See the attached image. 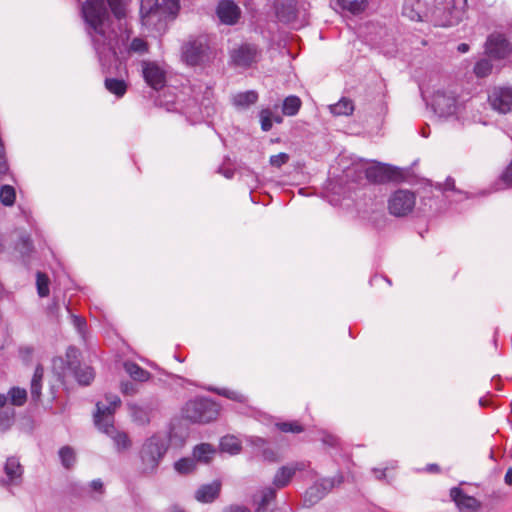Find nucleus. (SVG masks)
Returning a JSON list of instances; mask_svg holds the SVG:
<instances>
[{"label": "nucleus", "mask_w": 512, "mask_h": 512, "mask_svg": "<svg viewBox=\"0 0 512 512\" xmlns=\"http://www.w3.org/2000/svg\"><path fill=\"white\" fill-rule=\"evenodd\" d=\"M258 100V93L254 90L238 93L233 96V104L236 107L247 108Z\"/></svg>", "instance_id": "nucleus-26"}, {"label": "nucleus", "mask_w": 512, "mask_h": 512, "mask_svg": "<svg viewBox=\"0 0 512 512\" xmlns=\"http://www.w3.org/2000/svg\"><path fill=\"white\" fill-rule=\"evenodd\" d=\"M167 443L160 435H153L142 445L140 457L146 469H155L167 451Z\"/></svg>", "instance_id": "nucleus-6"}, {"label": "nucleus", "mask_w": 512, "mask_h": 512, "mask_svg": "<svg viewBox=\"0 0 512 512\" xmlns=\"http://www.w3.org/2000/svg\"><path fill=\"white\" fill-rule=\"evenodd\" d=\"M37 292L40 297H46L49 294V278L42 272L37 273L36 279Z\"/></svg>", "instance_id": "nucleus-43"}, {"label": "nucleus", "mask_w": 512, "mask_h": 512, "mask_svg": "<svg viewBox=\"0 0 512 512\" xmlns=\"http://www.w3.org/2000/svg\"><path fill=\"white\" fill-rule=\"evenodd\" d=\"M59 457L62 465L69 469L73 467L76 461L74 450L70 446H64L59 450Z\"/></svg>", "instance_id": "nucleus-37"}, {"label": "nucleus", "mask_w": 512, "mask_h": 512, "mask_svg": "<svg viewBox=\"0 0 512 512\" xmlns=\"http://www.w3.org/2000/svg\"><path fill=\"white\" fill-rule=\"evenodd\" d=\"M23 467L16 457H9L4 465V472L7 480H3L4 485H18L20 484L23 476Z\"/></svg>", "instance_id": "nucleus-19"}, {"label": "nucleus", "mask_w": 512, "mask_h": 512, "mask_svg": "<svg viewBox=\"0 0 512 512\" xmlns=\"http://www.w3.org/2000/svg\"><path fill=\"white\" fill-rule=\"evenodd\" d=\"M277 15H278V17H280L281 19H282V18H284V16H282V14H281V12L279 11V9H277ZM294 17H295V11H294V9H292V10H290V11L288 12V14H287V16L285 17V19L288 21V20H290V19H292V18H294Z\"/></svg>", "instance_id": "nucleus-56"}, {"label": "nucleus", "mask_w": 512, "mask_h": 512, "mask_svg": "<svg viewBox=\"0 0 512 512\" xmlns=\"http://www.w3.org/2000/svg\"><path fill=\"white\" fill-rule=\"evenodd\" d=\"M22 256H28L33 250V244L29 236H22L16 246Z\"/></svg>", "instance_id": "nucleus-44"}, {"label": "nucleus", "mask_w": 512, "mask_h": 512, "mask_svg": "<svg viewBox=\"0 0 512 512\" xmlns=\"http://www.w3.org/2000/svg\"><path fill=\"white\" fill-rule=\"evenodd\" d=\"M373 472H374L375 477L379 480H382L386 476L385 470L374 469Z\"/></svg>", "instance_id": "nucleus-57"}, {"label": "nucleus", "mask_w": 512, "mask_h": 512, "mask_svg": "<svg viewBox=\"0 0 512 512\" xmlns=\"http://www.w3.org/2000/svg\"><path fill=\"white\" fill-rule=\"evenodd\" d=\"M433 107L440 116H449L456 112L457 98L454 94L438 91L433 98Z\"/></svg>", "instance_id": "nucleus-13"}, {"label": "nucleus", "mask_w": 512, "mask_h": 512, "mask_svg": "<svg viewBox=\"0 0 512 512\" xmlns=\"http://www.w3.org/2000/svg\"><path fill=\"white\" fill-rule=\"evenodd\" d=\"M251 443L255 446L262 447L266 441L260 437L252 438Z\"/></svg>", "instance_id": "nucleus-55"}, {"label": "nucleus", "mask_w": 512, "mask_h": 512, "mask_svg": "<svg viewBox=\"0 0 512 512\" xmlns=\"http://www.w3.org/2000/svg\"><path fill=\"white\" fill-rule=\"evenodd\" d=\"M354 111L353 101L348 98H341L337 103L330 106V112L336 116H349Z\"/></svg>", "instance_id": "nucleus-28"}, {"label": "nucleus", "mask_w": 512, "mask_h": 512, "mask_svg": "<svg viewBox=\"0 0 512 512\" xmlns=\"http://www.w3.org/2000/svg\"><path fill=\"white\" fill-rule=\"evenodd\" d=\"M467 0H404L403 15L412 21L431 20L438 26L458 24Z\"/></svg>", "instance_id": "nucleus-2"}, {"label": "nucleus", "mask_w": 512, "mask_h": 512, "mask_svg": "<svg viewBox=\"0 0 512 512\" xmlns=\"http://www.w3.org/2000/svg\"><path fill=\"white\" fill-rule=\"evenodd\" d=\"M74 374L78 383L84 386L89 385L94 379V371L89 366L78 367Z\"/></svg>", "instance_id": "nucleus-32"}, {"label": "nucleus", "mask_w": 512, "mask_h": 512, "mask_svg": "<svg viewBox=\"0 0 512 512\" xmlns=\"http://www.w3.org/2000/svg\"><path fill=\"white\" fill-rule=\"evenodd\" d=\"M217 16L221 23L234 25L241 16V10L233 0H222L217 6Z\"/></svg>", "instance_id": "nucleus-15"}, {"label": "nucleus", "mask_w": 512, "mask_h": 512, "mask_svg": "<svg viewBox=\"0 0 512 512\" xmlns=\"http://www.w3.org/2000/svg\"><path fill=\"white\" fill-rule=\"evenodd\" d=\"M216 454V449L209 443H201L193 449V459L197 462L209 463Z\"/></svg>", "instance_id": "nucleus-22"}, {"label": "nucleus", "mask_w": 512, "mask_h": 512, "mask_svg": "<svg viewBox=\"0 0 512 512\" xmlns=\"http://www.w3.org/2000/svg\"><path fill=\"white\" fill-rule=\"evenodd\" d=\"M479 404H480L481 406L485 407V406H488V404H489V403H488V400L481 398V399L479 400Z\"/></svg>", "instance_id": "nucleus-61"}, {"label": "nucleus", "mask_w": 512, "mask_h": 512, "mask_svg": "<svg viewBox=\"0 0 512 512\" xmlns=\"http://www.w3.org/2000/svg\"><path fill=\"white\" fill-rule=\"evenodd\" d=\"M224 512H250L249 509L240 506H230Z\"/></svg>", "instance_id": "nucleus-53"}, {"label": "nucleus", "mask_w": 512, "mask_h": 512, "mask_svg": "<svg viewBox=\"0 0 512 512\" xmlns=\"http://www.w3.org/2000/svg\"><path fill=\"white\" fill-rule=\"evenodd\" d=\"M182 414L191 422L208 423L217 418L219 408L215 402L207 398H195L185 404Z\"/></svg>", "instance_id": "nucleus-5"}, {"label": "nucleus", "mask_w": 512, "mask_h": 512, "mask_svg": "<svg viewBox=\"0 0 512 512\" xmlns=\"http://www.w3.org/2000/svg\"><path fill=\"white\" fill-rule=\"evenodd\" d=\"M90 486L94 491L99 492L100 494L104 492V486L100 479L93 480Z\"/></svg>", "instance_id": "nucleus-51"}, {"label": "nucleus", "mask_w": 512, "mask_h": 512, "mask_svg": "<svg viewBox=\"0 0 512 512\" xmlns=\"http://www.w3.org/2000/svg\"><path fill=\"white\" fill-rule=\"evenodd\" d=\"M445 190H455V180L451 177H448L444 183Z\"/></svg>", "instance_id": "nucleus-52"}, {"label": "nucleus", "mask_w": 512, "mask_h": 512, "mask_svg": "<svg viewBox=\"0 0 512 512\" xmlns=\"http://www.w3.org/2000/svg\"><path fill=\"white\" fill-rule=\"evenodd\" d=\"M128 408L135 422L141 425L149 423L150 412L147 408L141 407L134 403H129Z\"/></svg>", "instance_id": "nucleus-30"}, {"label": "nucleus", "mask_w": 512, "mask_h": 512, "mask_svg": "<svg viewBox=\"0 0 512 512\" xmlns=\"http://www.w3.org/2000/svg\"><path fill=\"white\" fill-rule=\"evenodd\" d=\"M105 88L117 98H122L126 92L128 85L125 80L107 77L104 81Z\"/></svg>", "instance_id": "nucleus-24"}, {"label": "nucleus", "mask_w": 512, "mask_h": 512, "mask_svg": "<svg viewBox=\"0 0 512 512\" xmlns=\"http://www.w3.org/2000/svg\"><path fill=\"white\" fill-rule=\"evenodd\" d=\"M504 481L507 485H512V468H509L505 474Z\"/></svg>", "instance_id": "nucleus-54"}, {"label": "nucleus", "mask_w": 512, "mask_h": 512, "mask_svg": "<svg viewBox=\"0 0 512 512\" xmlns=\"http://www.w3.org/2000/svg\"><path fill=\"white\" fill-rule=\"evenodd\" d=\"M224 175H225L227 178H230V177H231V174H230L229 172H226Z\"/></svg>", "instance_id": "nucleus-64"}, {"label": "nucleus", "mask_w": 512, "mask_h": 512, "mask_svg": "<svg viewBox=\"0 0 512 512\" xmlns=\"http://www.w3.org/2000/svg\"><path fill=\"white\" fill-rule=\"evenodd\" d=\"M124 369L136 381L145 382L150 378V373L137 363L127 361L124 363Z\"/></svg>", "instance_id": "nucleus-27"}, {"label": "nucleus", "mask_w": 512, "mask_h": 512, "mask_svg": "<svg viewBox=\"0 0 512 512\" xmlns=\"http://www.w3.org/2000/svg\"><path fill=\"white\" fill-rule=\"evenodd\" d=\"M107 405H102L100 402L96 404V413L94 414V422L96 423V419H102V423H106V418L108 415H111L114 418V413L116 409L121 405V400L117 395L107 394L105 396Z\"/></svg>", "instance_id": "nucleus-21"}, {"label": "nucleus", "mask_w": 512, "mask_h": 512, "mask_svg": "<svg viewBox=\"0 0 512 512\" xmlns=\"http://www.w3.org/2000/svg\"><path fill=\"white\" fill-rule=\"evenodd\" d=\"M272 116L273 113L270 109L266 108L261 110L260 112V121H261V129L265 132L271 130L272 128Z\"/></svg>", "instance_id": "nucleus-45"}, {"label": "nucleus", "mask_w": 512, "mask_h": 512, "mask_svg": "<svg viewBox=\"0 0 512 512\" xmlns=\"http://www.w3.org/2000/svg\"><path fill=\"white\" fill-rule=\"evenodd\" d=\"M301 105L302 101L298 96L290 95L283 101L282 112L286 116H294L299 112Z\"/></svg>", "instance_id": "nucleus-31"}, {"label": "nucleus", "mask_w": 512, "mask_h": 512, "mask_svg": "<svg viewBox=\"0 0 512 512\" xmlns=\"http://www.w3.org/2000/svg\"><path fill=\"white\" fill-rule=\"evenodd\" d=\"M7 403V396L0 393V408H3Z\"/></svg>", "instance_id": "nucleus-60"}, {"label": "nucleus", "mask_w": 512, "mask_h": 512, "mask_svg": "<svg viewBox=\"0 0 512 512\" xmlns=\"http://www.w3.org/2000/svg\"><path fill=\"white\" fill-rule=\"evenodd\" d=\"M324 496L325 494H323L321 491L320 486L313 484L305 492L304 503L305 505L312 506L321 500Z\"/></svg>", "instance_id": "nucleus-33"}, {"label": "nucleus", "mask_w": 512, "mask_h": 512, "mask_svg": "<svg viewBox=\"0 0 512 512\" xmlns=\"http://www.w3.org/2000/svg\"><path fill=\"white\" fill-rule=\"evenodd\" d=\"M276 490L272 487L263 489L254 495L255 512H273L275 508Z\"/></svg>", "instance_id": "nucleus-18"}, {"label": "nucleus", "mask_w": 512, "mask_h": 512, "mask_svg": "<svg viewBox=\"0 0 512 512\" xmlns=\"http://www.w3.org/2000/svg\"><path fill=\"white\" fill-rule=\"evenodd\" d=\"M367 180L374 184H383L395 177V169L390 165L377 164L366 168Z\"/></svg>", "instance_id": "nucleus-16"}, {"label": "nucleus", "mask_w": 512, "mask_h": 512, "mask_svg": "<svg viewBox=\"0 0 512 512\" xmlns=\"http://www.w3.org/2000/svg\"><path fill=\"white\" fill-rule=\"evenodd\" d=\"M44 376V369L41 365H37L35 368L31 385H30V392H31V398L34 402H38L41 398V390H42V380Z\"/></svg>", "instance_id": "nucleus-23"}, {"label": "nucleus", "mask_w": 512, "mask_h": 512, "mask_svg": "<svg viewBox=\"0 0 512 512\" xmlns=\"http://www.w3.org/2000/svg\"><path fill=\"white\" fill-rule=\"evenodd\" d=\"M121 392L124 394V395H134L137 393V387L134 383L130 382V381H127V382H122L121 383Z\"/></svg>", "instance_id": "nucleus-48"}, {"label": "nucleus", "mask_w": 512, "mask_h": 512, "mask_svg": "<svg viewBox=\"0 0 512 512\" xmlns=\"http://www.w3.org/2000/svg\"><path fill=\"white\" fill-rule=\"evenodd\" d=\"M492 63L489 59H480L475 63L474 73L477 77H487L492 72Z\"/></svg>", "instance_id": "nucleus-39"}, {"label": "nucleus", "mask_w": 512, "mask_h": 512, "mask_svg": "<svg viewBox=\"0 0 512 512\" xmlns=\"http://www.w3.org/2000/svg\"><path fill=\"white\" fill-rule=\"evenodd\" d=\"M11 404L14 406H23L27 400V391L24 388L12 387L8 391Z\"/></svg>", "instance_id": "nucleus-35"}, {"label": "nucleus", "mask_w": 512, "mask_h": 512, "mask_svg": "<svg viewBox=\"0 0 512 512\" xmlns=\"http://www.w3.org/2000/svg\"><path fill=\"white\" fill-rule=\"evenodd\" d=\"M96 426L101 432L105 433L113 440L118 452L125 451L131 447L132 442L129 435L114 426V418L111 415H108V418H106V423H102V419L98 416Z\"/></svg>", "instance_id": "nucleus-9"}, {"label": "nucleus", "mask_w": 512, "mask_h": 512, "mask_svg": "<svg viewBox=\"0 0 512 512\" xmlns=\"http://www.w3.org/2000/svg\"><path fill=\"white\" fill-rule=\"evenodd\" d=\"M336 2L343 11L353 15L362 13L368 5V0H336Z\"/></svg>", "instance_id": "nucleus-25"}, {"label": "nucleus", "mask_w": 512, "mask_h": 512, "mask_svg": "<svg viewBox=\"0 0 512 512\" xmlns=\"http://www.w3.org/2000/svg\"><path fill=\"white\" fill-rule=\"evenodd\" d=\"M262 57V50L251 43H244L230 52V59L234 66L243 69L251 68L257 64Z\"/></svg>", "instance_id": "nucleus-7"}, {"label": "nucleus", "mask_w": 512, "mask_h": 512, "mask_svg": "<svg viewBox=\"0 0 512 512\" xmlns=\"http://www.w3.org/2000/svg\"><path fill=\"white\" fill-rule=\"evenodd\" d=\"M275 121H276L277 123H281V122H282V118L278 116V117H276V118H275Z\"/></svg>", "instance_id": "nucleus-63"}, {"label": "nucleus", "mask_w": 512, "mask_h": 512, "mask_svg": "<svg viewBox=\"0 0 512 512\" xmlns=\"http://www.w3.org/2000/svg\"><path fill=\"white\" fill-rule=\"evenodd\" d=\"M196 468V461L193 458H182L175 463V469L180 474H188Z\"/></svg>", "instance_id": "nucleus-40"}, {"label": "nucleus", "mask_w": 512, "mask_h": 512, "mask_svg": "<svg viewBox=\"0 0 512 512\" xmlns=\"http://www.w3.org/2000/svg\"><path fill=\"white\" fill-rule=\"evenodd\" d=\"M179 8V0H141V22L146 27L157 26L167 17H175Z\"/></svg>", "instance_id": "nucleus-3"}, {"label": "nucleus", "mask_w": 512, "mask_h": 512, "mask_svg": "<svg viewBox=\"0 0 512 512\" xmlns=\"http://www.w3.org/2000/svg\"><path fill=\"white\" fill-rule=\"evenodd\" d=\"M93 47L104 73H111L112 63L122 64L132 53L148 52V43L140 37L128 45L129 33H118L104 0H86L81 9Z\"/></svg>", "instance_id": "nucleus-1"}, {"label": "nucleus", "mask_w": 512, "mask_h": 512, "mask_svg": "<svg viewBox=\"0 0 512 512\" xmlns=\"http://www.w3.org/2000/svg\"><path fill=\"white\" fill-rule=\"evenodd\" d=\"M416 204V195L406 189L395 191L388 200L389 213L396 217H404L410 214Z\"/></svg>", "instance_id": "nucleus-8"}, {"label": "nucleus", "mask_w": 512, "mask_h": 512, "mask_svg": "<svg viewBox=\"0 0 512 512\" xmlns=\"http://www.w3.org/2000/svg\"><path fill=\"white\" fill-rule=\"evenodd\" d=\"M289 161V155L286 153H279L276 155H272L270 157V164L273 167L280 168L282 165L286 164Z\"/></svg>", "instance_id": "nucleus-46"}, {"label": "nucleus", "mask_w": 512, "mask_h": 512, "mask_svg": "<svg viewBox=\"0 0 512 512\" xmlns=\"http://www.w3.org/2000/svg\"><path fill=\"white\" fill-rule=\"evenodd\" d=\"M275 427L283 433L299 434L304 431V426L297 420L277 422Z\"/></svg>", "instance_id": "nucleus-34"}, {"label": "nucleus", "mask_w": 512, "mask_h": 512, "mask_svg": "<svg viewBox=\"0 0 512 512\" xmlns=\"http://www.w3.org/2000/svg\"><path fill=\"white\" fill-rule=\"evenodd\" d=\"M15 419V410L13 408H6L0 410V427L3 430L9 429Z\"/></svg>", "instance_id": "nucleus-41"}, {"label": "nucleus", "mask_w": 512, "mask_h": 512, "mask_svg": "<svg viewBox=\"0 0 512 512\" xmlns=\"http://www.w3.org/2000/svg\"><path fill=\"white\" fill-rule=\"evenodd\" d=\"M73 324L77 327L79 332H83L86 326V320L80 316H73Z\"/></svg>", "instance_id": "nucleus-50"}, {"label": "nucleus", "mask_w": 512, "mask_h": 512, "mask_svg": "<svg viewBox=\"0 0 512 512\" xmlns=\"http://www.w3.org/2000/svg\"><path fill=\"white\" fill-rule=\"evenodd\" d=\"M220 449L222 452H227L231 455L240 453L242 449L241 442L235 436L227 435L220 440Z\"/></svg>", "instance_id": "nucleus-29"}, {"label": "nucleus", "mask_w": 512, "mask_h": 512, "mask_svg": "<svg viewBox=\"0 0 512 512\" xmlns=\"http://www.w3.org/2000/svg\"><path fill=\"white\" fill-rule=\"evenodd\" d=\"M486 54L493 59H505L512 53V45L503 34H491L485 44Z\"/></svg>", "instance_id": "nucleus-10"}, {"label": "nucleus", "mask_w": 512, "mask_h": 512, "mask_svg": "<svg viewBox=\"0 0 512 512\" xmlns=\"http://www.w3.org/2000/svg\"><path fill=\"white\" fill-rule=\"evenodd\" d=\"M490 105L500 113L512 110V89L508 87H496L488 96Z\"/></svg>", "instance_id": "nucleus-12"}, {"label": "nucleus", "mask_w": 512, "mask_h": 512, "mask_svg": "<svg viewBox=\"0 0 512 512\" xmlns=\"http://www.w3.org/2000/svg\"><path fill=\"white\" fill-rule=\"evenodd\" d=\"M315 484L320 486L321 491L326 495L334 487V480L325 478L316 482Z\"/></svg>", "instance_id": "nucleus-49"}, {"label": "nucleus", "mask_w": 512, "mask_h": 512, "mask_svg": "<svg viewBox=\"0 0 512 512\" xmlns=\"http://www.w3.org/2000/svg\"><path fill=\"white\" fill-rule=\"evenodd\" d=\"M457 50L460 53H466V52L469 51V45L466 44V43H461V44L458 45Z\"/></svg>", "instance_id": "nucleus-58"}, {"label": "nucleus", "mask_w": 512, "mask_h": 512, "mask_svg": "<svg viewBox=\"0 0 512 512\" xmlns=\"http://www.w3.org/2000/svg\"><path fill=\"white\" fill-rule=\"evenodd\" d=\"M16 199V191L13 186L3 185L0 188V201L4 206H12Z\"/></svg>", "instance_id": "nucleus-38"}, {"label": "nucleus", "mask_w": 512, "mask_h": 512, "mask_svg": "<svg viewBox=\"0 0 512 512\" xmlns=\"http://www.w3.org/2000/svg\"><path fill=\"white\" fill-rule=\"evenodd\" d=\"M450 496L461 512H476L480 507V502L475 497L465 494L461 488H452Z\"/></svg>", "instance_id": "nucleus-17"}, {"label": "nucleus", "mask_w": 512, "mask_h": 512, "mask_svg": "<svg viewBox=\"0 0 512 512\" xmlns=\"http://www.w3.org/2000/svg\"><path fill=\"white\" fill-rule=\"evenodd\" d=\"M305 467L304 462H295L280 467L273 478V485L278 489L285 488L289 485L296 472L303 471Z\"/></svg>", "instance_id": "nucleus-14"}, {"label": "nucleus", "mask_w": 512, "mask_h": 512, "mask_svg": "<svg viewBox=\"0 0 512 512\" xmlns=\"http://www.w3.org/2000/svg\"><path fill=\"white\" fill-rule=\"evenodd\" d=\"M142 75L151 88L154 90L162 89L166 84V71L156 62L143 61Z\"/></svg>", "instance_id": "nucleus-11"}, {"label": "nucleus", "mask_w": 512, "mask_h": 512, "mask_svg": "<svg viewBox=\"0 0 512 512\" xmlns=\"http://www.w3.org/2000/svg\"><path fill=\"white\" fill-rule=\"evenodd\" d=\"M221 481L201 485L195 492V499L201 503H211L217 499L221 492Z\"/></svg>", "instance_id": "nucleus-20"}, {"label": "nucleus", "mask_w": 512, "mask_h": 512, "mask_svg": "<svg viewBox=\"0 0 512 512\" xmlns=\"http://www.w3.org/2000/svg\"><path fill=\"white\" fill-rule=\"evenodd\" d=\"M112 14L117 19H122L126 16V6L124 0H106Z\"/></svg>", "instance_id": "nucleus-42"}, {"label": "nucleus", "mask_w": 512, "mask_h": 512, "mask_svg": "<svg viewBox=\"0 0 512 512\" xmlns=\"http://www.w3.org/2000/svg\"><path fill=\"white\" fill-rule=\"evenodd\" d=\"M76 353H77V349H75V348H70V349L68 350L67 356L69 357V356H70V355H72V354L75 356V354H76Z\"/></svg>", "instance_id": "nucleus-62"}, {"label": "nucleus", "mask_w": 512, "mask_h": 512, "mask_svg": "<svg viewBox=\"0 0 512 512\" xmlns=\"http://www.w3.org/2000/svg\"><path fill=\"white\" fill-rule=\"evenodd\" d=\"M211 53V37L208 34L190 36L182 46V57L192 66L208 60Z\"/></svg>", "instance_id": "nucleus-4"}, {"label": "nucleus", "mask_w": 512, "mask_h": 512, "mask_svg": "<svg viewBox=\"0 0 512 512\" xmlns=\"http://www.w3.org/2000/svg\"><path fill=\"white\" fill-rule=\"evenodd\" d=\"M211 391H213L216 394L223 396L227 399L235 401V402L245 403L247 400V398L244 394H242L238 391H235V390H231V389H227V388H215V389H211Z\"/></svg>", "instance_id": "nucleus-36"}, {"label": "nucleus", "mask_w": 512, "mask_h": 512, "mask_svg": "<svg viewBox=\"0 0 512 512\" xmlns=\"http://www.w3.org/2000/svg\"><path fill=\"white\" fill-rule=\"evenodd\" d=\"M501 181L506 187H512V160L501 175Z\"/></svg>", "instance_id": "nucleus-47"}, {"label": "nucleus", "mask_w": 512, "mask_h": 512, "mask_svg": "<svg viewBox=\"0 0 512 512\" xmlns=\"http://www.w3.org/2000/svg\"><path fill=\"white\" fill-rule=\"evenodd\" d=\"M427 471L429 472H439L440 468L437 464H430L427 466Z\"/></svg>", "instance_id": "nucleus-59"}]
</instances>
